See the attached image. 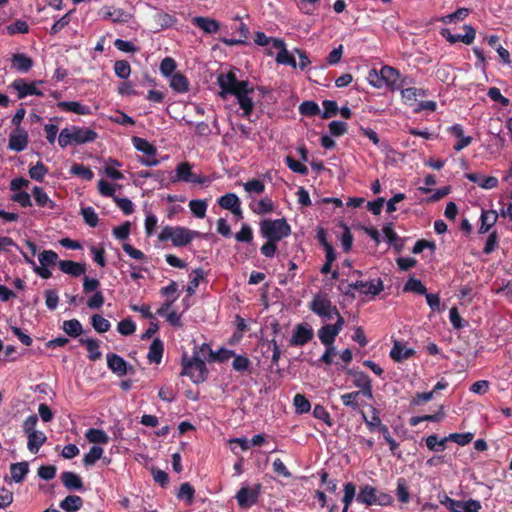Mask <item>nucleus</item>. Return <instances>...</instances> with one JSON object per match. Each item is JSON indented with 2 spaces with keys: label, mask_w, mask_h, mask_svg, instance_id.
Wrapping results in <instances>:
<instances>
[{
  "label": "nucleus",
  "mask_w": 512,
  "mask_h": 512,
  "mask_svg": "<svg viewBox=\"0 0 512 512\" xmlns=\"http://www.w3.org/2000/svg\"><path fill=\"white\" fill-rule=\"evenodd\" d=\"M217 83L221 88L220 96L234 95L240 108L243 110V116L249 118L254 108V103L250 96L254 92L253 86L248 81H239L233 71L219 74Z\"/></svg>",
  "instance_id": "nucleus-1"
},
{
  "label": "nucleus",
  "mask_w": 512,
  "mask_h": 512,
  "mask_svg": "<svg viewBox=\"0 0 512 512\" xmlns=\"http://www.w3.org/2000/svg\"><path fill=\"white\" fill-rule=\"evenodd\" d=\"M97 138V133L87 127L70 126L63 128L58 137V144L61 148L69 145H81L93 142Z\"/></svg>",
  "instance_id": "nucleus-2"
},
{
  "label": "nucleus",
  "mask_w": 512,
  "mask_h": 512,
  "mask_svg": "<svg viewBox=\"0 0 512 512\" xmlns=\"http://www.w3.org/2000/svg\"><path fill=\"white\" fill-rule=\"evenodd\" d=\"M200 235L199 232L190 230L182 226H165L162 228L158 238L160 241L171 240L176 247L188 245L195 237Z\"/></svg>",
  "instance_id": "nucleus-3"
},
{
  "label": "nucleus",
  "mask_w": 512,
  "mask_h": 512,
  "mask_svg": "<svg viewBox=\"0 0 512 512\" xmlns=\"http://www.w3.org/2000/svg\"><path fill=\"white\" fill-rule=\"evenodd\" d=\"M260 226L262 236L269 241H280L291 233V228L285 219L263 220Z\"/></svg>",
  "instance_id": "nucleus-4"
},
{
  "label": "nucleus",
  "mask_w": 512,
  "mask_h": 512,
  "mask_svg": "<svg viewBox=\"0 0 512 512\" xmlns=\"http://www.w3.org/2000/svg\"><path fill=\"white\" fill-rule=\"evenodd\" d=\"M182 375L189 376L194 383L204 382L207 377V368L204 360L198 353H194L191 358L183 357Z\"/></svg>",
  "instance_id": "nucleus-5"
},
{
  "label": "nucleus",
  "mask_w": 512,
  "mask_h": 512,
  "mask_svg": "<svg viewBox=\"0 0 512 512\" xmlns=\"http://www.w3.org/2000/svg\"><path fill=\"white\" fill-rule=\"evenodd\" d=\"M310 310L317 316L324 320H330L336 317H342L335 305L332 304L331 300L325 294H317L313 297L309 303Z\"/></svg>",
  "instance_id": "nucleus-6"
},
{
  "label": "nucleus",
  "mask_w": 512,
  "mask_h": 512,
  "mask_svg": "<svg viewBox=\"0 0 512 512\" xmlns=\"http://www.w3.org/2000/svg\"><path fill=\"white\" fill-rule=\"evenodd\" d=\"M380 77H382L383 87H386L391 91L400 90L405 84V81L399 71L388 65L381 67Z\"/></svg>",
  "instance_id": "nucleus-7"
},
{
  "label": "nucleus",
  "mask_w": 512,
  "mask_h": 512,
  "mask_svg": "<svg viewBox=\"0 0 512 512\" xmlns=\"http://www.w3.org/2000/svg\"><path fill=\"white\" fill-rule=\"evenodd\" d=\"M41 81L27 82L23 78L15 79L10 88L17 92L18 99H23L27 96H43V92L38 88Z\"/></svg>",
  "instance_id": "nucleus-8"
},
{
  "label": "nucleus",
  "mask_w": 512,
  "mask_h": 512,
  "mask_svg": "<svg viewBox=\"0 0 512 512\" xmlns=\"http://www.w3.org/2000/svg\"><path fill=\"white\" fill-rule=\"evenodd\" d=\"M261 489L262 485L260 483L255 484L253 487H241L235 496L238 505L242 508L253 506L258 500Z\"/></svg>",
  "instance_id": "nucleus-9"
},
{
  "label": "nucleus",
  "mask_w": 512,
  "mask_h": 512,
  "mask_svg": "<svg viewBox=\"0 0 512 512\" xmlns=\"http://www.w3.org/2000/svg\"><path fill=\"white\" fill-rule=\"evenodd\" d=\"M175 173L174 182L181 181L193 184H203L206 182L205 177L197 175L192 171V165L188 162H181L178 164Z\"/></svg>",
  "instance_id": "nucleus-10"
},
{
  "label": "nucleus",
  "mask_w": 512,
  "mask_h": 512,
  "mask_svg": "<svg viewBox=\"0 0 512 512\" xmlns=\"http://www.w3.org/2000/svg\"><path fill=\"white\" fill-rule=\"evenodd\" d=\"M344 324L345 321L343 317H339V319L336 320L335 324H327L320 328L318 330V337L321 343L324 344L325 346L333 345L335 338L343 329Z\"/></svg>",
  "instance_id": "nucleus-11"
},
{
  "label": "nucleus",
  "mask_w": 512,
  "mask_h": 512,
  "mask_svg": "<svg viewBox=\"0 0 512 512\" xmlns=\"http://www.w3.org/2000/svg\"><path fill=\"white\" fill-rule=\"evenodd\" d=\"M314 336L312 327L307 323L297 324L290 339L291 346H303L310 342Z\"/></svg>",
  "instance_id": "nucleus-12"
},
{
  "label": "nucleus",
  "mask_w": 512,
  "mask_h": 512,
  "mask_svg": "<svg viewBox=\"0 0 512 512\" xmlns=\"http://www.w3.org/2000/svg\"><path fill=\"white\" fill-rule=\"evenodd\" d=\"M348 374L353 377V384L360 389L359 392L368 399H372L373 390L370 377L362 371L355 370H349Z\"/></svg>",
  "instance_id": "nucleus-13"
},
{
  "label": "nucleus",
  "mask_w": 512,
  "mask_h": 512,
  "mask_svg": "<svg viewBox=\"0 0 512 512\" xmlns=\"http://www.w3.org/2000/svg\"><path fill=\"white\" fill-rule=\"evenodd\" d=\"M358 290L360 293L365 295L376 296L383 290V282L381 279H373L370 281H356L349 284V291Z\"/></svg>",
  "instance_id": "nucleus-14"
},
{
  "label": "nucleus",
  "mask_w": 512,
  "mask_h": 512,
  "mask_svg": "<svg viewBox=\"0 0 512 512\" xmlns=\"http://www.w3.org/2000/svg\"><path fill=\"white\" fill-rule=\"evenodd\" d=\"M452 512H479L481 504L478 500L469 499L467 501L454 500L446 497L443 502Z\"/></svg>",
  "instance_id": "nucleus-15"
},
{
  "label": "nucleus",
  "mask_w": 512,
  "mask_h": 512,
  "mask_svg": "<svg viewBox=\"0 0 512 512\" xmlns=\"http://www.w3.org/2000/svg\"><path fill=\"white\" fill-rule=\"evenodd\" d=\"M29 143L28 133L23 128H15L9 135L8 148L15 152L25 150Z\"/></svg>",
  "instance_id": "nucleus-16"
},
{
  "label": "nucleus",
  "mask_w": 512,
  "mask_h": 512,
  "mask_svg": "<svg viewBox=\"0 0 512 512\" xmlns=\"http://www.w3.org/2000/svg\"><path fill=\"white\" fill-rule=\"evenodd\" d=\"M221 208L231 211L235 216L242 218L239 197L234 193H227L218 199Z\"/></svg>",
  "instance_id": "nucleus-17"
},
{
  "label": "nucleus",
  "mask_w": 512,
  "mask_h": 512,
  "mask_svg": "<svg viewBox=\"0 0 512 512\" xmlns=\"http://www.w3.org/2000/svg\"><path fill=\"white\" fill-rule=\"evenodd\" d=\"M273 48L278 50L276 61L280 64L289 65L293 68L297 67V62L293 56L290 54L286 47L285 43L282 40H273Z\"/></svg>",
  "instance_id": "nucleus-18"
},
{
  "label": "nucleus",
  "mask_w": 512,
  "mask_h": 512,
  "mask_svg": "<svg viewBox=\"0 0 512 512\" xmlns=\"http://www.w3.org/2000/svg\"><path fill=\"white\" fill-rule=\"evenodd\" d=\"M466 178L486 190L493 189L498 186V179L494 176H483L477 173H468L466 174Z\"/></svg>",
  "instance_id": "nucleus-19"
},
{
  "label": "nucleus",
  "mask_w": 512,
  "mask_h": 512,
  "mask_svg": "<svg viewBox=\"0 0 512 512\" xmlns=\"http://www.w3.org/2000/svg\"><path fill=\"white\" fill-rule=\"evenodd\" d=\"M107 365L112 372L118 374L119 376L127 374V362L117 354L107 355Z\"/></svg>",
  "instance_id": "nucleus-20"
},
{
  "label": "nucleus",
  "mask_w": 512,
  "mask_h": 512,
  "mask_svg": "<svg viewBox=\"0 0 512 512\" xmlns=\"http://www.w3.org/2000/svg\"><path fill=\"white\" fill-rule=\"evenodd\" d=\"M58 108L66 112H73L78 115H90L91 109L77 101H61L57 104Z\"/></svg>",
  "instance_id": "nucleus-21"
},
{
  "label": "nucleus",
  "mask_w": 512,
  "mask_h": 512,
  "mask_svg": "<svg viewBox=\"0 0 512 512\" xmlns=\"http://www.w3.org/2000/svg\"><path fill=\"white\" fill-rule=\"evenodd\" d=\"M413 354V349L408 348L406 345L400 343L399 341L394 342V345L390 351V357L396 362H401L405 359H408Z\"/></svg>",
  "instance_id": "nucleus-22"
},
{
  "label": "nucleus",
  "mask_w": 512,
  "mask_h": 512,
  "mask_svg": "<svg viewBox=\"0 0 512 512\" xmlns=\"http://www.w3.org/2000/svg\"><path fill=\"white\" fill-rule=\"evenodd\" d=\"M200 352L204 355L206 352L209 353L210 359L214 361L224 362L234 357L235 353L232 350L220 348L217 352H214L210 347L206 344H203L200 348Z\"/></svg>",
  "instance_id": "nucleus-23"
},
{
  "label": "nucleus",
  "mask_w": 512,
  "mask_h": 512,
  "mask_svg": "<svg viewBox=\"0 0 512 512\" xmlns=\"http://www.w3.org/2000/svg\"><path fill=\"white\" fill-rule=\"evenodd\" d=\"M61 480L63 485L68 490H82L83 489V481L81 477L70 471L63 472L61 474Z\"/></svg>",
  "instance_id": "nucleus-24"
},
{
  "label": "nucleus",
  "mask_w": 512,
  "mask_h": 512,
  "mask_svg": "<svg viewBox=\"0 0 512 512\" xmlns=\"http://www.w3.org/2000/svg\"><path fill=\"white\" fill-rule=\"evenodd\" d=\"M176 300V297H174L171 301L166 302L162 305L160 309H158V314L160 316H165L166 320L173 326H180L181 324V315L176 311H170L169 309L172 305V303Z\"/></svg>",
  "instance_id": "nucleus-25"
},
{
  "label": "nucleus",
  "mask_w": 512,
  "mask_h": 512,
  "mask_svg": "<svg viewBox=\"0 0 512 512\" xmlns=\"http://www.w3.org/2000/svg\"><path fill=\"white\" fill-rule=\"evenodd\" d=\"M60 270L71 276L77 277L85 273L86 269L83 264L71 261V260H62L59 262Z\"/></svg>",
  "instance_id": "nucleus-26"
},
{
  "label": "nucleus",
  "mask_w": 512,
  "mask_h": 512,
  "mask_svg": "<svg viewBox=\"0 0 512 512\" xmlns=\"http://www.w3.org/2000/svg\"><path fill=\"white\" fill-rule=\"evenodd\" d=\"M27 448L28 450L36 454L39 452L41 446L46 442L47 437L42 431L32 432V434L27 436Z\"/></svg>",
  "instance_id": "nucleus-27"
},
{
  "label": "nucleus",
  "mask_w": 512,
  "mask_h": 512,
  "mask_svg": "<svg viewBox=\"0 0 512 512\" xmlns=\"http://www.w3.org/2000/svg\"><path fill=\"white\" fill-rule=\"evenodd\" d=\"M169 79V85L176 93H186L189 90V81L181 73H175Z\"/></svg>",
  "instance_id": "nucleus-28"
},
{
  "label": "nucleus",
  "mask_w": 512,
  "mask_h": 512,
  "mask_svg": "<svg viewBox=\"0 0 512 512\" xmlns=\"http://www.w3.org/2000/svg\"><path fill=\"white\" fill-rule=\"evenodd\" d=\"M163 351H164L163 342L160 339L155 338L149 347V351H148V355H147L149 362L159 364L162 360Z\"/></svg>",
  "instance_id": "nucleus-29"
},
{
  "label": "nucleus",
  "mask_w": 512,
  "mask_h": 512,
  "mask_svg": "<svg viewBox=\"0 0 512 512\" xmlns=\"http://www.w3.org/2000/svg\"><path fill=\"white\" fill-rule=\"evenodd\" d=\"M376 494H377L376 488H374L370 485H365V486L361 487L360 492L357 496V501L362 504H365L367 506L375 505Z\"/></svg>",
  "instance_id": "nucleus-30"
},
{
  "label": "nucleus",
  "mask_w": 512,
  "mask_h": 512,
  "mask_svg": "<svg viewBox=\"0 0 512 512\" xmlns=\"http://www.w3.org/2000/svg\"><path fill=\"white\" fill-rule=\"evenodd\" d=\"M80 343L84 345L88 351V357L91 361H96L101 358L102 353L100 351L99 341L92 338H81Z\"/></svg>",
  "instance_id": "nucleus-31"
},
{
  "label": "nucleus",
  "mask_w": 512,
  "mask_h": 512,
  "mask_svg": "<svg viewBox=\"0 0 512 512\" xmlns=\"http://www.w3.org/2000/svg\"><path fill=\"white\" fill-rule=\"evenodd\" d=\"M59 506L66 512H76L82 508L83 500L80 496L69 495L60 502Z\"/></svg>",
  "instance_id": "nucleus-32"
},
{
  "label": "nucleus",
  "mask_w": 512,
  "mask_h": 512,
  "mask_svg": "<svg viewBox=\"0 0 512 512\" xmlns=\"http://www.w3.org/2000/svg\"><path fill=\"white\" fill-rule=\"evenodd\" d=\"M85 437L90 443L94 444H107L110 439L104 430L96 428L88 429L85 433Z\"/></svg>",
  "instance_id": "nucleus-33"
},
{
  "label": "nucleus",
  "mask_w": 512,
  "mask_h": 512,
  "mask_svg": "<svg viewBox=\"0 0 512 512\" xmlns=\"http://www.w3.org/2000/svg\"><path fill=\"white\" fill-rule=\"evenodd\" d=\"M498 215L493 210L483 211L480 217L481 225L479 228V233H487L490 228L495 224L497 221Z\"/></svg>",
  "instance_id": "nucleus-34"
},
{
  "label": "nucleus",
  "mask_w": 512,
  "mask_h": 512,
  "mask_svg": "<svg viewBox=\"0 0 512 512\" xmlns=\"http://www.w3.org/2000/svg\"><path fill=\"white\" fill-rule=\"evenodd\" d=\"M193 23L206 33H215L219 29V23L206 17H195Z\"/></svg>",
  "instance_id": "nucleus-35"
},
{
  "label": "nucleus",
  "mask_w": 512,
  "mask_h": 512,
  "mask_svg": "<svg viewBox=\"0 0 512 512\" xmlns=\"http://www.w3.org/2000/svg\"><path fill=\"white\" fill-rule=\"evenodd\" d=\"M132 141L135 149L142 152L145 156L154 157L156 155V148L146 139L133 137Z\"/></svg>",
  "instance_id": "nucleus-36"
},
{
  "label": "nucleus",
  "mask_w": 512,
  "mask_h": 512,
  "mask_svg": "<svg viewBox=\"0 0 512 512\" xmlns=\"http://www.w3.org/2000/svg\"><path fill=\"white\" fill-rule=\"evenodd\" d=\"M11 477L14 482L20 483L24 480L25 476L29 472V466L27 462L14 463L10 467Z\"/></svg>",
  "instance_id": "nucleus-37"
},
{
  "label": "nucleus",
  "mask_w": 512,
  "mask_h": 512,
  "mask_svg": "<svg viewBox=\"0 0 512 512\" xmlns=\"http://www.w3.org/2000/svg\"><path fill=\"white\" fill-rule=\"evenodd\" d=\"M32 194L38 206L48 207L50 209L55 207V203L49 198L47 193L41 187H34Z\"/></svg>",
  "instance_id": "nucleus-38"
},
{
  "label": "nucleus",
  "mask_w": 512,
  "mask_h": 512,
  "mask_svg": "<svg viewBox=\"0 0 512 512\" xmlns=\"http://www.w3.org/2000/svg\"><path fill=\"white\" fill-rule=\"evenodd\" d=\"M105 19H111L115 23L127 22L130 15L120 8H107L104 12Z\"/></svg>",
  "instance_id": "nucleus-39"
},
{
  "label": "nucleus",
  "mask_w": 512,
  "mask_h": 512,
  "mask_svg": "<svg viewBox=\"0 0 512 512\" xmlns=\"http://www.w3.org/2000/svg\"><path fill=\"white\" fill-rule=\"evenodd\" d=\"M63 331L71 337H78L83 333V327L79 320L71 319L63 322Z\"/></svg>",
  "instance_id": "nucleus-40"
},
{
  "label": "nucleus",
  "mask_w": 512,
  "mask_h": 512,
  "mask_svg": "<svg viewBox=\"0 0 512 512\" xmlns=\"http://www.w3.org/2000/svg\"><path fill=\"white\" fill-rule=\"evenodd\" d=\"M12 63L14 68L23 73L29 71L33 65L32 59L24 54L15 55L13 57Z\"/></svg>",
  "instance_id": "nucleus-41"
},
{
  "label": "nucleus",
  "mask_w": 512,
  "mask_h": 512,
  "mask_svg": "<svg viewBox=\"0 0 512 512\" xmlns=\"http://www.w3.org/2000/svg\"><path fill=\"white\" fill-rule=\"evenodd\" d=\"M253 212L259 215L267 214L274 209V204L271 199L263 198L251 205Z\"/></svg>",
  "instance_id": "nucleus-42"
},
{
  "label": "nucleus",
  "mask_w": 512,
  "mask_h": 512,
  "mask_svg": "<svg viewBox=\"0 0 512 512\" xmlns=\"http://www.w3.org/2000/svg\"><path fill=\"white\" fill-rule=\"evenodd\" d=\"M104 450L100 446H92L88 453L84 455L83 463L85 466L94 465L103 455Z\"/></svg>",
  "instance_id": "nucleus-43"
},
{
  "label": "nucleus",
  "mask_w": 512,
  "mask_h": 512,
  "mask_svg": "<svg viewBox=\"0 0 512 512\" xmlns=\"http://www.w3.org/2000/svg\"><path fill=\"white\" fill-rule=\"evenodd\" d=\"M176 67L175 60L171 57H166L161 61L159 70L162 76L168 79L176 73Z\"/></svg>",
  "instance_id": "nucleus-44"
},
{
  "label": "nucleus",
  "mask_w": 512,
  "mask_h": 512,
  "mask_svg": "<svg viewBox=\"0 0 512 512\" xmlns=\"http://www.w3.org/2000/svg\"><path fill=\"white\" fill-rule=\"evenodd\" d=\"M356 494V487L352 482H348L344 485V496H343V503L344 507L342 512H348V509L353 502V499Z\"/></svg>",
  "instance_id": "nucleus-45"
},
{
  "label": "nucleus",
  "mask_w": 512,
  "mask_h": 512,
  "mask_svg": "<svg viewBox=\"0 0 512 512\" xmlns=\"http://www.w3.org/2000/svg\"><path fill=\"white\" fill-rule=\"evenodd\" d=\"M91 325L98 333H105L111 327L110 322L99 314H94L91 317Z\"/></svg>",
  "instance_id": "nucleus-46"
},
{
  "label": "nucleus",
  "mask_w": 512,
  "mask_h": 512,
  "mask_svg": "<svg viewBox=\"0 0 512 512\" xmlns=\"http://www.w3.org/2000/svg\"><path fill=\"white\" fill-rule=\"evenodd\" d=\"M403 290L421 295H425L427 292V289L423 283L419 279L413 277L409 278V280L405 283Z\"/></svg>",
  "instance_id": "nucleus-47"
},
{
  "label": "nucleus",
  "mask_w": 512,
  "mask_h": 512,
  "mask_svg": "<svg viewBox=\"0 0 512 512\" xmlns=\"http://www.w3.org/2000/svg\"><path fill=\"white\" fill-rule=\"evenodd\" d=\"M207 202L205 200H191L189 208L193 215L197 218H204L207 211Z\"/></svg>",
  "instance_id": "nucleus-48"
},
{
  "label": "nucleus",
  "mask_w": 512,
  "mask_h": 512,
  "mask_svg": "<svg viewBox=\"0 0 512 512\" xmlns=\"http://www.w3.org/2000/svg\"><path fill=\"white\" fill-rule=\"evenodd\" d=\"M293 404L295 406L296 413H298V414L307 413L311 409L310 402L302 394H296L294 396Z\"/></svg>",
  "instance_id": "nucleus-49"
},
{
  "label": "nucleus",
  "mask_w": 512,
  "mask_h": 512,
  "mask_svg": "<svg viewBox=\"0 0 512 512\" xmlns=\"http://www.w3.org/2000/svg\"><path fill=\"white\" fill-rule=\"evenodd\" d=\"M70 173L76 176H79L87 181H90L94 177L93 171L82 164H73Z\"/></svg>",
  "instance_id": "nucleus-50"
},
{
  "label": "nucleus",
  "mask_w": 512,
  "mask_h": 512,
  "mask_svg": "<svg viewBox=\"0 0 512 512\" xmlns=\"http://www.w3.org/2000/svg\"><path fill=\"white\" fill-rule=\"evenodd\" d=\"M361 392L353 391L350 393H346L341 395V401L344 406L349 407L353 410H357L360 407V404L358 402V397L360 396Z\"/></svg>",
  "instance_id": "nucleus-51"
},
{
  "label": "nucleus",
  "mask_w": 512,
  "mask_h": 512,
  "mask_svg": "<svg viewBox=\"0 0 512 512\" xmlns=\"http://www.w3.org/2000/svg\"><path fill=\"white\" fill-rule=\"evenodd\" d=\"M203 278H204V272L202 269H195L192 272V278L186 288V291L189 296H192L196 292V290L199 286V283Z\"/></svg>",
  "instance_id": "nucleus-52"
},
{
  "label": "nucleus",
  "mask_w": 512,
  "mask_h": 512,
  "mask_svg": "<svg viewBox=\"0 0 512 512\" xmlns=\"http://www.w3.org/2000/svg\"><path fill=\"white\" fill-rule=\"evenodd\" d=\"M48 173V169L42 162H37L36 165L29 169V176L31 179L41 182Z\"/></svg>",
  "instance_id": "nucleus-53"
},
{
  "label": "nucleus",
  "mask_w": 512,
  "mask_h": 512,
  "mask_svg": "<svg viewBox=\"0 0 512 512\" xmlns=\"http://www.w3.org/2000/svg\"><path fill=\"white\" fill-rule=\"evenodd\" d=\"M426 446L431 451H443L445 449V444L448 441L447 437L438 439L436 435H430L426 438Z\"/></svg>",
  "instance_id": "nucleus-54"
},
{
  "label": "nucleus",
  "mask_w": 512,
  "mask_h": 512,
  "mask_svg": "<svg viewBox=\"0 0 512 512\" xmlns=\"http://www.w3.org/2000/svg\"><path fill=\"white\" fill-rule=\"evenodd\" d=\"M396 495L398 500L402 503H408L410 501V493L404 478H399L397 480Z\"/></svg>",
  "instance_id": "nucleus-55"
},
{
  "label": "nucleus",
  "mask_w": 512,
  "mask_h": 512,
  "mask_svg": "<svg viewBox=\"0 0 512 512\" xmlns=\"http://www.w3.org/2000/svg\"><path fill=\"white\" fill-rule=\"evenodd\" d=\"M154 20H155L156 24L161 29H165V28L171 27L175 23V21H176L175 18L172 15H170L168 13H165V12L157 13L154 16Z\"/></svg>",
  "instance_id": "nucleus-56"
},
{
  "label": "nucleus",
  "mask_w": 512,
  "mask_h": 512,
  "mask_svg": "<svg viewBox=\"0 0 512 512\" xmlns=\"http://www.w3.org/2000/svg\"><path fill=\"white\" fill-rule=\"evenodd\" d=\"M244 190L250 194H261L265 190L264 183L259 179H252L243 184Z\"/></svg>",
  "instance_id": "nucleus-57"
},
{
  "label": "nucleus",
  "mask_w": 512,
  "mask_h": 512,
  "mask_svg": "<svg viewBox=\"0 0 512 512\" xmlns=\"http://www.w3.org/2000/svg\"><path fill=\"white\" fill-rule=\"evenodd\" d=\"M285 163L287 164L288 168L292 170L294 173H298L300 175H307L308 169L307 167L301 163L300 161H297L291 156H287L285 158Z\"/></svg>",
  "instance_id": "nucleus-58"
},
{
  "label": "nucleus",
  "mask_w": 512,
  "mask_h": 512,
  "mask_svg": "<svg viewBox=\"0 0 512 512\" xmlns=\"http://www.w3.org/2000/svg\"><path fill=\"white\" fill-rule=\"evenodd\" d=\"M115 74L121 79H127L130 76V64L125 60H118L114 64Z\"/></svg>",
  "instance_id": "nucleus-59"
},
{
  "label": "nucleus",
  "mask_w": 512,
  "mask_h": 512,
  "mask_svg": "<svg viewBox=\"0 0 512 512\" xmlns=\"http://www.w3.org/2000/svg\"><path fill=\"white\" fill-rule=\"evenodd\" d=\"M372 412H373V415H372L371 419H368L364 412L361 413L363 421L365 422V424L367 425V427L369 428V430L371 432L375 431L376 429L379 430V428L382 425L381 419L378 415V411L375 408H373Z\"/></svg>",
  "instance_id": "nucleus-60"
},
{
  "label": "nucleus",
  "mask_w": 512,
  "mask_h": 512,
  "mask_svg": "<svg viewBox=\"0 0 512 512\" xmlns=\"http://www.w3.org/2000/svg\"><path fill=\"white\" fill-rule=\"evenodd\" d=\"M447 438H448V440L453 441L460 446H465L473 440L474 434L471 432L452 433Z\"/></svg>",
  "instance_id": "nucleus-61"
},
{
  "label": "nucleus",
  "mask_w": 512,
  "mask_h": 512,
  "mask_svg": "<svg viewBox=\"0 0 512 512\" xmlns=\"http://www.w3.org/2000/svg\"><path fill=\"white\" fill-rule=\"evenodd\" d=\"M58 259V255L56 252L52 250L43 251L39 257L38 260L43 267H48L51 265H54Z\"/></svg>",
  "instance_id": "nucleus-62"
},
{
  "label": "nucleus",
  "mask_w": 512,
  "mask_h": 512,
  "mask_svg": "<svg viewBox=\"0 0 512 512\" xmlns=\"http://www.w3.org/2000/svg\"><path fill=\"white\" fill-rule=\"evenodd\" d=\"M81 215L84 221L91 227H95L98 224V215L92 207H84L81 209Z\"/></svg>",
  "instance_id": "nucleus-63"
},
{
  "label": "nucleus",
  "mask_w": 512,
  "mask_h": 512,
  "mask_svg": "<svg viewBox=\"0 0 512 512\" xmlns=\"http://www.w3.org/2000/svg\"><path fill=\"white\" fill-rule=\"evenodd\" d=\"M299 111L304 116H314L319 113L320 109L316 102L305 101L300 105Z\"/></svg>",
  "instance_id": "nucleus-64"
}]
</instances>
